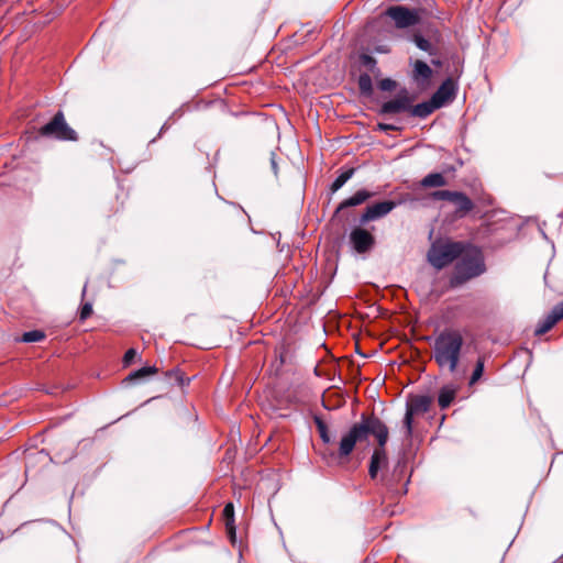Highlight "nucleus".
Here are the masks:
<instances>
[{"label": "nucleus", "mask_w": 563, "mask_h": 563, "mask_svg": "<svg viewBox=\"0 0 563 563\" xmlns=\"http://www.w3.org/2000/svg\"><path fill=\"white\" fill-rule=\"evenodd\" d=\"M387 426L375 415L362 413L358 422L351 426L349 431L344 433L339 442L338 456L340 459L347 457L354 450L357 442H363L373 434L378 448H385L388 441Z\"/></svg>", "instance_id": "nucleus-1"}, {"label": "nucleus", "mask_w": 563, "mask_h": 563, "mask_svg": "<svg viewBox=\"0 0 563 563\" xmlns=\"http://www.w3.org/2000/svg\"><path fill=\"white\" fill-rule=\"evenodd\" d=\"M463 345L461 331L446 328L434 338L432 357L440 368H448L453 374L457 369Z\"/></svg>", "instance_id": "nucleus-2"}, {"label": "nucleus", "mask_w": 563, "mask_h": 563, "mask_svg": "<svg viewBox=\"0 0 563 563\" xmlns=\"http://www.w3.org/2000/svg\"><path fill=\"white\" fill-rule=\"evenodd\" d=\"M485 263L482 253L475 250L471 254H465L455 264L454 273L450 278L451 287H459L472 278L482 275L485 272Z\"/></svg>", "instance_id": "nucleus-3"}, {"label": "nucleus", "mask_w": 563, "mask_h": 563, "mask_svg": "<svg viewBox=\"0 0 563 563\" xmlns=\"http://www.w3.org/2000/svg\"><path fill=\"white\" fill-rule=\"evenodd\" d=\"M464 252L462 242H433L427 253L428 262L438 271L453 263Z\"/></svg>", "instance_id": "nucleus-4"}, {"label": "nucleus", "mask_w": 563, "mask_h": 563, "mask_svg": "<svg viewBox=\"0 0 563 563\" xmlns=\"http://www.w3.org/2000/svg\"><path fill=\"white\" fill-rule=\"evenodd\" d=\"M40 134L58 141L77 140V132L67 124L62 111L55 113L53 119L40 129Z\"/></svg>", "instance_id": "nucleus-5"}, {"label": "nucleus", "mask_w": 563, "mask_h": 563, "mask_svg": "<svg viewBox=\"0 0 563 563\" xmlns=\"http://www.w3.org/2000/svg\"><path fill=\"white\" fill-rule=\"evenodd\" d=\"M423 11L405 5H391L385 11V14L394 21L397 29H406L420 23Z\"/></svg>", "instance_id": "nucleus-6"}, {"label": "nucleus", "mask_w": 563, "mask_h": 563, "mask_svg": "<svg viewBox=\"0 0 563 563\" xmlns=\"http://www.w3.org/2000/svg\"><path fill=\"white\" fill-rule=\"evenodd\" d=\"M431 397L427 395L412 396L406 405V413L404 417V429L406 438L412 435L413 416L424 413L429 410L431 405Z\"/></svg>", "instance_id": "nucleus-7"}, {"label": "nucleus", "mask_w": 563, "mask_h": 563, "mask_svg": "<svg viewBox=\"0 0 563 563\" xmlns=\"http://www.w3.org/2000/svg\"><path fill=\"white\" fill-rule=\"evenodd\" d=\"M375 236L362 228L361 224L351 230L349 234V244L351 250L357 254L371 252L375 246Z\"/></svg>", "instance_id": "nucleus-8"}, {"label": "nucleus", "mask_w": 563, "mask_h": 563, "mask_svg": "<svg viewBox=\"0 0 563 563\" xmlns=\"http://www.w3.org/2000/svg\"><path fill=\"white\" fill-rule=\"evenodd\" d=\"M410 103H412L411 97L408 95L406 89H402L396 98L384 102L379 108L378 113L380 115H387L409 112Z\"/></svg>", "instance_id": "nucleus-9"}, {"label": "nucleus", "mask_w": 563, "mask_h": 563, "mask_svg": "<svg viewBox=\"0 0 563 563\" xmlns=\"http://www.w3.org/2000/svg\"><path fill=\"white\" fill-rule=\"evenodd\" d=\"M397 207V202L391 200H385L380 202H376L374 205L367 206L364 212L361 214L358 222L361 225L366 224L369 221L378 220L389 212H391Z\"/></svg>", "instance_id": "nucleus-10"}, {"label": "nucleus", "mask_w": 563, "mask_h": 563, "mask_svg": "<svg viewBox=\"0 0 563 563\" xmlns=\"http://www.w3.org/2000/svg\"><path fill=\"white\" fill-rule=\"evenodd\" d=\"M457 92V84L451 78H446L432 95L433 103L440 109L446 102L454 100Z\"/></svg>", "instance_id": "nucleus-11"}, {"label": "nucleus", "mask_w": 563, "mask_h": 563, "mask_svg": "<svg viewBox=\"0 0 563 563\" xmlns=\"http://www.w3.org/2000/svg\"><path fill=\"white\" fill-rule=\"evenodd\" d=\"M561 319H563V313L560 311V309L555 305L552 308V310L543 319H541L538 322V324H537V327L534 329V335L540 336V335L545 334Z\"/></svg>", "instance_id": "nucleus-12"}, {"label": "nucleus", "mask_w": 563, "mask_h": 563, "mask_svg": "<svg viewBox=\"0 0 563 563\" xmlns=\"http://www.w3.org/2000/svg\"><path fill=\"white\" fill-rule=\"evenodd\" d=\"M412 80L421 87H424L429 84L431 77H432V69L431 67L423 60L417 59L413 64Z\"/></svg>", "instance_id": "nucleus-13"}, {"label": "nucleus", "mask_w": 563, "mask_h": 563, "mask_svg": "<svg viewBox=\"0 0 563 563\" xmlns=\"http://www.w3.org/2000/svg\"><path fill=\"white\" fill-rule=\"evenodd\" d=\"M372 197V194L365 189L357 190L353 196L343 200L336 208L335 212H340L343 209L350 207H356L365 202L367 199Z\"/></svg>", "instance_id": "nucleus-14"}, {"label": "nucleus", "mask_w": 563, "mask_h": 563, "mask_svg": "<svg viewBox=\"0 0 563 563\" xmlns=\"http://www.w3.org/2000/svg\"><path fill=\"white\" fill-rule=\"evenodd\" d=\"M437 109L439 108L435 103H433V100L431 98L429 101H423L416 106H412V103H410L409 112L412 117L424 119Z\"/></svg>", "instance_id": "nucleus-15"}, {"label": "nucleus", "mask_w": 563, "mask_h": 563, "mask_svg": "<svg viewBox=\"0 0 563 563\" xmlns=\"http://www.w3.org/2000/svg\"><path fill=\"white\" fill-rule=\"evenodd\" d=\"M420 51L428 53L430 56L438 54V48L420 33H415L409 38Z\"/></svg>", "instance_id": "nucleus-16"}, {"label": "nucleus", "mask_w": 563, "mask_h": 563, "mask_svg": "<svg viewBox=\"0 0 563 563\" xmlns=\"http://www.w3.org/2000/svg\"><path fill=\"white\" fill-rule=\"evenodd\" d=\"M452 202L455 205L457 213L465 214L474 208L473 201L462 191H456Z\"/></svg>", "instance_id": "nucleus-17"}, {"label": "nucleus", "mask_w": 563, "mask_h": 563, "mask_svg": "<svg viewBox=\"0 0 563 563\" xmlns=\"http://www.w3.org/2000/svg\"><path fill=\"white\" fill-rule=\"evenodd\" d=\"M456 395V388L452 385L443 386L438 396V402L441 409L448 408L454 400Z\"/></svg>", "instance_id": "nucleus-18"}, {"label": "nucleus", "mask_w": 563, "mask_h": 563, "mask_svg": "<svg viewBox=\"0 0 563 563\" xmlns=\"http://www.w3.org/2000/svg\"><path fill=\"white\" fill-rule=\"evenodd\" d=\"M157 373L156 366H144L142 368H139L136 371L131 372L124 379L126 383H136L142 380L143 378L154 375Z\"/></svg>", "instance_id": "nucleus-19"}, {"label": "nucleus", "mask_w": 563, "mask_h": 563, "mask_svg": "<svg viewBox=\"0 0 563 563\" xmlns=\"http://www.w3.org/2000/svg\"><path fill=\"white\" fill-rule=\"evenodd\" d=\"M420 184L424 188L443 187L446 185V179L441 173H431L424 176Z\"/></svg>", "instance_id": "nucleus-20"}, {"label": "nucleus", "mask_w": 563, "mask_h": 563, "mask_svg": "<svg viewBox=\"0 0 563 563\" xmlns=\"http://www.w3.org/2000/svg\"><path fill=\"white\" fill-rule=\"evenodd\" d=\"M358 90L361 96L369 98L373 96L374 88H373V81L367 73H363L358 76L357 79Z\"/></svg>", "instance_id": "nucleus-21"}, {"label": "nucleus", "mask_w": 563, "mask_h": 563, "mask_svg": "<svg viewBox=\"0 0 563 563\" xmlns=\"http://www.w3.org/2000/svg\"><path fill=\"white\" fill-rule=\"evenodd\" d=\"M355 173V168H347L343 170L332 183L331 192L334 194L341 189L347 180H350Z\"/></svg>", "instance_id": "nucleus-22"}, {"label": "nucleus", "mask_w": 563, "mask_h": 563, "mask_svg": "<svg viewBox=\"0 0 563 563\" xmlns=\"http://www.w3.org/2000/svg\"><path fill=\"white\" fill-rule=\"evenodd\" d=\"M313 422L317 427V430L319 432L320 439L324 444H331L333 442L332 437L330 435L329 429L327 423L319 417H313Z\"/></svg>", "instance_id": "nucleus-23"}, {"label": "nucleus", "mask_w": 563, "mask_h": 563, "mask_svg": "<svg viewBox=\"0 0 563 563\" xmlns=\"http://www.w3.org/2000/svg\"><path fill=\"white\" fill-rule=\"evenodd\" d=\"M360 63L362 66L366 67L369 71L374 74L379 71V69L377 68V60L369 54H361Z\"/></svg>", "instance_id": "nucleus-24"}, {"label": "nucleus", "mask_w": 563, "mask_h": 563, "mask_svg": "<svg viewBox=\"0 0 563 563\" xmlns=\"http://www.w3.org/2000/svg\"><path fill=\"white\" fill-rule=\"evenodd\" d=\"M485 368V362L483 357H478L475 364V367L473 369V373L470 378V385H474L477 380H479L483 376Z\"/></svg>", "instance_id": "nucleus-25"}, {"label": "nucleus", "mask_w": 563, "mask_h": 563, "mask_svg": "<svg viewBox=\"0 0 563 563\" xmlns=\"http://www.w3.org/2000/svg\"><path fill=\"white\" fill-rule=\"evenodd\" d=\"M45 338V333L41 330H32L24 332L21 341L25 343L40 342Z\"/></svg>", "instance_id": "nucleus-26"}, {"label": "nucleus", "mask_w": 563, "mask_h": 563, "mask_svg": "<svg viewBox=\"0 0 563 563\" xmlns=\"http://www.w3.org/2000/svg\"><path fill=\"white\" fill-rule=\"evenodd\" d=\"M456 191L451 190H437L432 194V198L435 200L451 201L454 199Z\"/></svg>", "instance_id": "nucleus-27"}, {"label": "nucleus", "mask_w": 563, "mask_h": 563, "mask_svg": "<svg viewBox=\"0 0 563 563\" xmlns=\"http://www.w3.org/2000/svg\"><path fill=\"white\" fill-rule=\"evenodd\" d=\"M223 517L225 526L234 525V507L232 503H229L224 506Z\"/></svg>", "instance_id": "nucleus-28"}, {"label": "nucleus", "mask_w": 563, "mask_h": 563, "mask_svg": "<svg viewBox=\"0 0 563 563\" xmlns=\"http://www.w3.org/2000/svg\"><path fill=\"white\" fill-rule=\"evenodd\" d=\"M371 459L377 461L380 464H385L387 462V454L385 448H376L373 451Z\"/></svg>", "instance_id": "nucleus-29"}, {"label": "nucleus", "mask_w": 563, "mask_h": 563, "mask_svg": "<svg viewBox=\"0 0 563 563\" xmlns=\"http://www.w3.org/2000/svg\"><path fill=\"white\" fill-rule=\"evenodd\" d=\"M396 87L397 82L391 78H385L378 82V88L382 91H393L394 89H396Z\"/></svg>", "instance_id": "nucleus-30"}, {"label": "nucleus", "mask_w": 563, "mask_h": 563, "mask_svg": "<svg viewBox=\"0 0 563 563\" xmlns=\"http://www.w3.org/2000/svg\"><path fill=\"white\" fill-rule=\"evenodd\" d=\"M91 313H92V303L91 302H86V303L82 305V307L80 309L79 319L81 321H84V320L88 319Z\"/></svg>", "instance_id": "nucleus-31"}, {"label": "nucleus", "mask_w": 563, "mask_h": 563, "mask_svg": "<svg viewBox=\"0 0 563 563\" xmlns=\"http://www.w3.org/2000/svg\"><path fill=\"white\" fill-rule=\"evenodd\" d=\"M136 355H137V352L135 349H129L124 353V356H123V366L124 367L129 366L132 363V361L135 358Z\"/></svg>", "instance_id": "nucleus-32"}, {"label": "nucleus", "mask_w": 563, "mask_h": 563, "mask_svg": "<svg viewBox=\"0 0 563 563\" xmlns=\"http://www.w3.org/2000/svg\"><path fill=\"white\" fill-rule=\"evenodd\" d=\"M380 466H382L380 463H378L377 461L371 459L369 467H368V473H369L371 478H373V479L376 478L378 470L380 468Z\"/></svg>", "instance_id": "nucleus-33"}, {"label": "nucleus", "mask_w": 563, "mask_h": 563, "mask_svg": "<svg viewBox=\"0 0 563 563\" xmlns=\"http://www.w3.org/2000/svg\"><path fill=\"white\" fill-rule=\"evenodd\" d=\"M167 376L169 378H175L179 385H184V376L179 369H172L167 372Z\"/></svg>", "instance_id": "nucleus-34"}, {"label": "nucleus", "mask_w": 563, "mask_h": 563, "mask_svg": "<svg viewBox=\"0 0 563 563\" xmlns=\"http://www.w3.org/2000/svg\"><path fill=\"white\" fill-rule=\"evenodd\" d=\"M376 130L382 131V132H387V131L399 130V128L397 125H395V124L378 123Z\"/></svg>", "instance_id": "nucleus-35"}, {"label": "nucleus", "mask_w": 563, "mask_h": 563, "mask_svg": "<svg viewBox=\"0 0 563 563\" xmlns=\"http://www.w3.org/2000/svg\"><path fill=\"white\" fill-rule=\"evenodd\" d=\"M225 528L231 542L234 543L236 538L235 525L225 526Z\"/></svg>", "instance_id": "nucleus-36"}, {"label": "nucleus", "mask_w": 563, "mask_h": 563, "mask_svg": "<svg viewBox=\"0 0 563 563\" xmlns=\"http://www.w3.org/2000/svg\"><path fill=\"white\" fill-rule=\"evenodd\" d=\"M271 167L275 176L278 175V165L276 162V154L275 152H271Z\"/></svg>", "instance_id": "nucleus-37"}, {"label": "nucleus", "mask_w": 563, "mask_h": 563, "mask_svg": "<svg viewBox=\"0 0 563 563\" xmlns=\"http://www.w3.org/2000/svg\"><path fill=\"white\" fill-rule=\"evenodd\" d=\"M405 468V465H402L400 462H398V464L396 465L395 467V474L399 472H402V470Z\"/></svg>", "instance_id": "nucleus-38"}, {"label": "nucleus", "mask_w": 563, "mask_h": 563, "mask_svg": "<svg viewBox=\"0 0 563 563\" xmlns=\"http://www.w3.org/2000/svg\"><path fill=\"white\" fill-rule=\"evenodd\" d=\"M431 64L437 67H440L442 65V62L440 59H431Z\"/></svg>", "instance_id": "nucleus-39"}, {"label": "nucleus", "mask_w": 563, "mask_h": 563, "mask_svg": "<svg viewBox=\"0 0 563 563\" xmlns=\"http://www.w3.org/2000/svg\"><path fill=\"white\" fill-rule=\"evenodd\" d=\"M432 35H433V37H435L437 40H439V38L441 37V34H440L439 30H434V31H432Z\"/></svg>", "instance_id": "nucleus-40"}, {"label": "nucleus", "mask_w": 563, "mask_h": 563, "mask_svg": "<svg viewBox=\"0 0 563 563\" xmlns=\"http://www.w3.org/2000/svg\"><path fill=\"white\" fill-rule=\"evenodd\" d=\"M445 170L454 172V170H455V168H454V167H448V168H445Z\"/></svg>", "instance_id": "nucleus-41"}, {"label": "nucleus", "mask_w": 563, "mask_h": 563, "mask_svg": "<svg viewBox=\"0 0 563 563\" xmlns=\"http://www.w3.org/2000/svg\"><path fill=\"white\" fill-rule=\"evenodd\" d=\"M86 288H87V285L84 286L82 296H85V294H86Z\"/></svg>", "instance_id": "nucleus-42"}, {"label": "nucleus", "mask_w": 563, "mask_h": 563, "mask_svg": "<svg viewBox=\"0 0 563 563\" xmlns=\"http://www.w3.org/2000/svg\"><path fill=\"white\" fill-rule=\"evenodd\" d=\"M291 560H292V562H295V563H300V562H299V561H297L296 559H291Z\"/></svg>", "instance_id": "nucleus-43"}]
</instances>
